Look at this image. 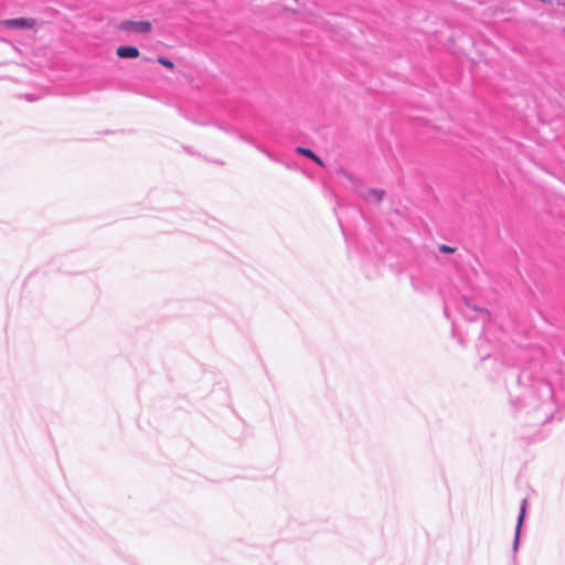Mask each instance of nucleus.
<instances>
[{"instance_id": "nucleus-7", "label": "nucleus", "mask_w": 565, "mask_h": 565, "mask_svg": "<svg viewBox=\"0 0 565 565\" xmlns=\"http://www.w3.org/2000/svg\"><path fill=\"white\" fill-rule=\"evenodd\" d=\"M439 250L445 254H452L455 253L456 248L448 245H440Z\"/></svg>"}, {"instance_id": "nucleus-4", "label": "nucleus", "mask_w": 565, "mask_h": 565, "mask_svg": "<svg viewBox=\"0 0 565 565\" xmlns=\"http://www.w3.org/2000/svg\"><path fill=\"white\" fill-rule=\"evenodd\" d=\"M384 193L385 192L380 189H369L365 192L364 198L370 202L380 203L384 198Z\"/></svg>"}, {"instance_id": "nucleus-1", "label": "nucleus", "mask_w": 565, "mask_h": 565, "mask_svg": "<svg viewBox=\"0 0 565 565\" xmlns=\"http://www.w3.org/2000/svg\"><path fill=\"white\" fill-rule=\"evenodd\" d=\"M119 29L127 33L147 34L151 31L152 25L149 21L126 20L120 22Z\"/></svg>"}, {"instance_id": "nucleus-8", "label": "nucleus", "mask_w": 565, "mask_h": 565, "mask_svg": "<svg viewBox=\"0 0 565 565\" xmlns=\"http://www.w3.org/2000/svg\"><path fill=\"white\" fill-rule=\"evenodd\" d=\"M524 510H525V508H524V505H523V507H522V509H521V515H520V518H519V524H518L516 535L519 534V527H520L521 522H522V520H523Z\"/></svg>"}, {"instance_id": "nucleus-5", "label": "nucleus", "mask_w": 565, "mask_h": 565, "mask_svg": "<svg viewBox=\"0 0 565 565\" xmlns=\"http://www.w3.org/2000/svg\"><path fill=\"white\" fill-rule=\"evenodd\" d=\"M157 62L169 70H172L174 67L173 62L164 57H158Z\"/></svg>"}, {"instance_id": "nucleus-3", "label": "nucleus", "mask_w": 565, "mask_h": 565, "mask_svg": "<svg viewBox=\"0 0 565 565\" xmlns=\"http://www.w3.org/2000/svg\"><path fill=\"white\" fill-rule=\"evenodd\" d=\"M116 54L121 58H136L139 56V50L135 46H119Z\"/></svg>"}, {"instance_id": "nucleus-2", "label": "nucleus", "mask_w": 565, "mask_h": 565, "mask_svg": "<svg viewBox=\"0 0 565 565\" xmlns=\"http://www.w3.org/2000/svg\"><path fill=\"white\" fill-rule=\"evenodd\" d=\"M3 24L9 28L32 29L35 25V20L25 18L10 19L3 21Z\"/></svg>"}, {"instance_id": "nucleus-6", "label": "nucleus", "mask_w": 565, "mask_h": 565, "mask_svg": "<svg viewBox=\"0 0 565 565\" xmlns=\"http://www.w3.org/2000/svg\"><path fill=\"white\" fill-rule=\"evenodd\" d=\"M297 152L307 157V158H310L312 160V158H315V153L308 149V148H301V147H298L297 148Z\"/></svg>"}, {"instance_id": "nucleus-9", "label": "nucleus", "mask_w": 565, "mask_h": 565, "mask_svg": "<svg viewBox=\"0 0 565 565\" xmlns=\"http://www.w3.org/2000/svg\"><path fill=\"white\" fill-rule=\"evenodd\" d=\"M312 160H313L315 162H317L319 166H323L322 160H321L319 157H317L316 154H315V158H312Z\"/></svg>"}]
</instances>
